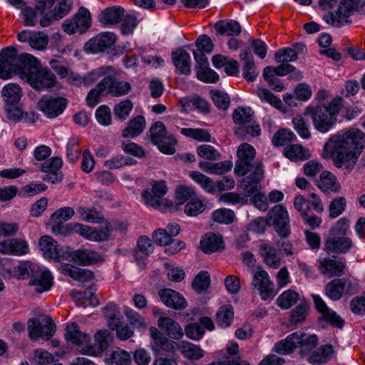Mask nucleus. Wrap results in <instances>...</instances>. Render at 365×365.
I'll return each mask as SVG.
<instances>
[{"label": "nucleus", "mask_w": 365, "mask_h": 365, "mask_svg": "<svg viewBox=\"0 0 365 365\" xmlns=\"http://www.w3.org/2000/svg\"><path fill=\"white\" fill-rule=\"evenodd\" d=\"M354 247L352 240L345 236H327L324 250L328 254H346Z\"/></svg>", "instance_id": "nucleus-18"}, {"label": "nucleus", "mask_w": 365, "mask_h": 365, "mask_svg": "<svg viewBox=\"0 0 365 365\" xmlns=\"http://www.w3.org/2000/svg\"><path fill=\"white\" fill-rule=\"evenodd\" d=\"M180 133L192 138L194 140L202 142L211 141V135L210 133L202 128H182Z\"/></svg>", "instance_id": "nucleus-53"}, {"label": "nucleus", "mask_w": 365, "mask_h": 365, "mask_svg": "<svg viewBox=\"0 0 365 365\" xmlns=\"http://www.w3.org/2000/svg\"><path fill=\"white\" fill-rule=\"evenodd\" d=\"M316 185L324 192H337L341 187L336 176L329 171H324L320 174Z\"/></svg>", "instance_id": "nucleus-37"}, {"label": "nucleus", "mask_w": 365, "mask_h": 365, "mask_svg": "<svg viewBox=\"0 0 365 365\" xmlns=\"http://www.w3.org/2000/svg\"><path fill=\"white\" fill-rule=\"evenodd\" d=\"M72 2L71 0H59L51 11L53 19H61L70 12Z\"/></svg>", "instance_id": "nucleus-57"}, {"label": "nucleus", "mask_w": 365, "mask_h": 365, "mask_svg": "<svg viewBox=\"0 0 365 365\" xmlns=\"http://www.w3.org/2000/svg\"><path fill=\"white\" fill-rule=\"evenodd\" d=\"M38 246L43 256L48 259L60 261V252L58 243L51 237L44 235L38 240Z\"/></svg>", "instance_id": "nucleus-23"}, {"label": "nucleus", "mask_w": 365, "mask_h": 365, "mask_svg": "<svg viewBox=\"0 0 365 365\" xmlns=\"http://www.w3.org/2000/svg\"><path fill=\"white\" fill-rule=\"evenodd\" d=\"M33 355L34 361L38 364L45 365L53 363V365H62L61 364L56 362L53 355L44 349H35L33 352Z\"/></svg>", "instance_id": "nucleus-59"}, {"label": "nucleus", "mask_w": 365, "mask_h": 365, "mask_svg": "<svg viewBox=\"0 0 365 365\" xmlns=\"http://www.w3.org/2000/svg\"><path fill=\"white\" fill-rule=\"evenodd\" d=\"M214 104L221 110H227L230 106V99L228 95L219 90L210 92Z\"/></svg>", "instance_id": "nucleus-62"}, {"label": "nucleus", "mask_w": 365, "mask_h": 365, "mask_svg": "<svg viewBox=\"0 0 365 365\" xmlns=\"http://www.w3.org/2000/svg\"><path fill=\"white\" fill-rule=\"evenodd\" d=\"M299 336L298 347L300 348L302 354L306 355L311 352L317 345L318 339L315 334H307L298 332Z\"/></svg>", "instance_id": "nucleus-49"}, {"label": "nucleus", "mask_w": 365, "mask_h": 365, "mask_svg": "<svg viewBox=\"0 0 365 365\" xmlns=\"http://www.w3.org/2000/svg\"><path fill=\"white\" fill-rule=\"evenodd\" d=\"M299 336L298 332H294L289 334L284 340L277 343L274 346L276 352L280 354H288L293 351V350L298 347Z\"/></svg>", "instance_id": "nucleus-44"}, {"label": "nucleus", "mask_w": 365, "mask_h": 365, "mask_svg": "<svg viewBox=\"0 0 365 365\" xmlns=\"http://www.w3.org/2000/svg\"><path fill=\"white\" fill-rule=\"evenodd\" d=\"M297 138L295 134L291 130L287 129H282L278 130L272 138V142L274 145L282 146L284 145L289 142H292Z\"/></svg>", "instance_id": "nucleus-58"}, {"label": "nucleus", "mask_w": 365, "mask_h": 365, "mask_svg": "<svg viewBox=\"0 0 365 365\" xmlns=\"http://www.w3.org/2000/svg\"><path fill=\"white\" fill-rule=\"evenodd\" d=\"M341 106V100L334 99L327 106H308L304 115L312 118L317 130L325 133L335 124Z\"/></svg>", "instance_id": "nucleus-4"}, {"label": "nucleus", "mask_w": 365, "mask_h": 365, "mask_svg": "<svg viewBox=\"0 0 365 365\" xmlns=\"http://www.w3.org/2000/svg\"><path fill=\"white\" fill-rule=\"evenodd\" d=\"M75 214L70 207H63L56 210L51 216L49 223L53 234L63 233V223L69 220Z\"/></svg>", "instance_id": "nucleus-21"}, {"label": "nucleus", "mask_w": 365, "mask_h": 365, "mask_svg": "<svg viewBox=\"0 0 365 365\" xmlns=\"http://www.w3.org/2000/svg\"><path fill=\"white\" fill-rule=\"evenodd\" d=\"M349 284V281L345 279H334L325 286V294L331 300H339L342 297L346 287Z\"/></svg>", "instance_id": "nucleus-36"}, {"label": "nucleus", "mask_w": 365, "mask_h": 365, "mask_svg": "<svg viewBox=\"0 0 365 365\" xmlns=\"http://www.w3.org/2000/svg\"><path fill=\"white\" fill-rule=\"evenodd\" d=\"M255 150L250 144H241L237 152V160L235 166V173L238 176H245L242 181V187L247 195L256 194L261 189V182L264 178L263 165L259 161H255Z\"/></svg>", "instance_id": "nucleus-2"}, {"label": "nucleus", "mask_w": 365, "mask_h": 365, "mask_svg": "<svg viewBox=\"0 0 365 365\" xmlns=\"http://www.w3.org/2000/svg\"><path fill=\"white\" fill-rule=\"evenodd\" d=\"M215 29L219 34L228 36H238L242 31L241 26L235 20L218 21Z\"/></svg>", "instance_id": "nucleus-46"}, {"label": "nucleus", "mask_w": 365, "mask_h": 365, "mask_svg": "<svg viewBox=\"0 0 365 365\" xmlns=\"http://www.w3.org/2000/svg\"><path fill=\"white\" fill-rule=\"evenodd\" d=\"M66 104L64 98L43 96L38 103V108L47 117L53 118L63 113Z\"/></svg>", "instance_id": "nucleus-16"}, {"label": "nucleus", "mask_w": 365, "mask_h": 365, "mask_svg": "<svg viewBox=\"0 0 365 365\" xmlns=\"http://www.w3.org/2000/svg\"><path fill=\"white\" fill-rule=\"evenodd\" d=\"M66 230L71 232L78 233L86 240L94 242L108 240L113 231L112 225L108 222H106L101 230L77 222L67 225Z\"/></svg>", "instance_id": "nucleus-8"}, {"label": "nucleus", "mask_w": 365, "mask_h": 365, "mask_svg": "<svg viewBox=\"0 0 365 365\" xmlns=\"http://www.w3.org/2000/svg\"><path fill=\"white\" fill-rule=\"evenodd\" d=\"M240 56L244 61L243 76L248 81H253L258 75L252 53L247 50L242 51Z\"/></svg>", "instance_id": "nucleus-41"}, {"label": "nucleus", "mask_w": 365, "mask_h": 365, "mask_svg": "<svg viewBox=\"0 0 365 365\" xmlns=\"http://www.w3.org/2000/svg\"><path fill=\"white\" fill-rule=\"evenodd\" d=\"M213 221L221 224H230L234 221L235 213L232 210L220 208L212 214Z\"/></svg>", "instance_id": "nucleus-56"}, {"label": "nucleus", "mask_w": 365, "mask_h": 365, "mask_svg": "<svg viewBox=\"0 0 365 365\" xmlns=\"http://www.w3.org/2000/svg\"><path fill=\"white\" fill-rule=\"evenodd\" d=\"M116 40L117 37L114 33L103 32L90 39L84 45V50L91 53L109 52L114 48Z\"/></svg>", "instance_id": "nucleus-11"}, {"label": "nucleus", "mask_w": 365, "mask_h": 365, "mask_svg": "<svg viewBox=\"0 0 365 365\" xmlns=\"http://www.w3.org/2000/svg\"><path fill=\"white\" fill-rule=\"evenodd\" d=\"M132 108L133 103L131 101L126 99L116 104L114 107L113 112L117 118L124 120L129 116Z\"/></svg>", "instance_id": "nucleus-63"}, {"label": "nucleus", "mask_w": 365, "mask_h": 365, "mask_svg": "<svg viewBox=\"0 0 365 365\" xmlns=\"http://www.w3.org/2000/svg\"><path fill=\"white\" fill-rule=\"evenodd\" d=\"M234 320V311L231 305L221 306L216 313L215 321L217 324L222 328L230 327Z\"/></svg>", "instance_id": "nucleus-45"}, {"label": "nucleus", "mask_w": 365, "mask_h": 365, "mask_svg": "<svg viewBox=\"0 0 365 365\" xmlns=\"http://www.w3.org/2000/svg\"><path fill=\"white\" fill-rule=\"evenodd\" d=\"M182 108L184 111H190L193 109H197L202 113L210 112V106L205 99L198 96L186 97L181 100Z\"/></svg>", "instance_id": "nucleus-40"}, {"label": "nucleus", "mask_w": 365, "mask_h": 365, "mask_svg": "<svg viewBox=\"0 0 365 365\" xmlns=\"http://www.w3.org/2000/svg\"><path fill=\"white\" fill-rule=\"evenodd\" d=\"M110 332L108 330H100L95 334V341L97 345H92L91 341L88 343L86 348H83L82 354L89 356H97L108 346V339Z\"/></svg>", "instance_id": "nucleus-29"}, {"label": "nucleus", "mask_w": 365, "mask_h": 365, "mask_svg": "<svg viewBox=\"0 0 365 365\" xmlns=\"http://www.w3.org/2000/svg\"><path fill=\"white\" fill-rule=\"evenodd\" d=\"M152 191L145 190L142 193V197L146 205L162 210H172L175 205L172 201L160 199L168 191L165 182L163 180L153 181Z\"/></svg>", "instance_id": "nucleus-6"}, {"label": "nucleus", "mask_w": 365, "mask_h": 365, "mask_svg": "<svg viewBox=\"0 0 365 365\" xmlns=\"http://www.w3.org/2000/svg\"><path fill=\"white\" fill-rule=\"evenodd\" d=\"M299 294L292 289L283 292L277 298V305L284 309H287L295 304L299 300Z\"/></svg>", "instance_id": "nucleus-50"}, {"label": "nucleus", "mask_w": 365, "mask_h": 365, "mask_svg": "<svg viewBox=\"0 0 365 365\" xmlns=\"http://www.w3.org/2000/svg\"><path fill=\"white\" fill-rule=\"evenodd\" d=\"M74 263L79 265H89L103 260V257L98 252L89 250H77L71 254Z\"/></svg>", "instance_id": "nucleus-33"}, {"label": "nucleus", "mask_w": 365, "mask_h": 365, "mask_svg": "<svg viewBox=\"0 0 365 365\" xmlns=\"http://www.w3.org/2000/svg\"><path fill=\"white\" fill-rule=\"evenodd\" d=\"M346 264L344 259L329 257H319L317 259L319 272L325 277L331 278L340 277L345 273Z\"/></svg>", "instance_id": "nucleus-13"}, {"label": "nucleus", "mask_w": 365, "mask_h": 365, "mask_svg": "<svg viewBox=\"0 0 365 365\" xmlns=\"http://www.w3.org/2000/svg\"><path fill=\"white\" fill-rule=\"evenodd\" d=\"M29 252V244L25 240L11 238L0 242V253L3 255L21 256Z\"/></svg>", "instance_id": "nucleus-19"}, {"label": "nucleus", "mask_w": 365, "mask_h": 365, "mask_svg": "<svg viewBox=\"0 0 365 365\" xmlns=\"http://www.w3.org/2000/svg\"><path fill=\"white\" fill-rule=\"evenodd\" d=\"M65 336L68 342L81 346V352L83 348H86L88 343L91 341V337L86 333L82 332L78 325L74 322L67 325Z\"/></svg>", "instance_id": "nucleus-25"}, {"label": "nucleus", "mask_w": 365, "mask_h": 365, "mask_svg": "<svg viewBox=\"0 0 365 365\" xmlns=\"http://www.w3.org/2000/svg\"><path fill=\"white\" fill-rule=\"evenodd\" d=\"M268 222L282 238L287 237L291 232L289 216L287 208L282 205L272 207L267 214Z\"/></svg>", "instance_id": "nucleus-9"}, {"label": "nucleus", "mask_w": 365, "mask_h": 365, "mask_svg": "<svg viewBox=\"0 0 365 365\" xmlns=\"http://www.w3.org/2000/svg\"><path fill=\"white\" fill-rule=\"evenodd\" d=\"M297 51L291 48H285L278 50L274 54V59L277 63H289L297 59Z\"/></svg>", "instance_id": "nucleus-61"}, {"label": "nucleus", "mask_w": 365, "mask_h": 365, "mask_svg": "<svg viewBox=\"0 0 365 365\" xmlns=\"http://www.w3.org/2000/svg\"><path fill=\"white\" fill-rule=\"evenodd\" d=\"M365 148V134L358 128H350L331 136L324 147L323 156L330 158L334 165L353 167Z\"/></svg>", "instance_id": "nucleus-1"}, {"label": "nucleus", "mask_w": 365, "mask_h": 365, "mask_svg": "<svg viewBox=\"0 0 365 365\" xmlns=\"http://www.w3.org/2000/svg\"><path fill=\"white\" fill-rule=\"evenodd\" d=\"M179 350L189 359L198 360L204 356V351L200 346L185 341L180 342Z\"/></svg>", "instance_id": "nucleus-48"}, {"label": "nucleus", "mask_w": 365, "mask_h": 365, "mask_svg": "<svg viewBox=\"0 0 365 365\" xmlns=\"http://www.w3.org/2000/svg\"><path fill=\"white\" fill-rule=\"evenodd\" d=\"M173 63L180 74L189 75L191 72L190 56L185 50L179 48L172 53Z\"/></svg>", "instance_id": "nucleus-35"}, {"label": "nucleus", "mask_w": 365, "mask_h": 365, "mask_svg": "<svg viewBox=\"0 0 365 365\" xmlns=\"http://www.w3.org/2000/svg\"><path fill=\"white\" fill-rule=\"evenodd\" d=\"M91 16L89 11L81 7L72 18L66 19L62 24L63 30L68 34H73L76 32L83 34L91 26Z\"/></svg>", "instance_id": "nucleus-10"}, {"label": "nucleus", "mask_w": 365, "mask_h": 365, "mask_svg": "<svg viewBox=\"0 0 365 365\" xmlns=\"http://www.w3.org/2000/svg\"><path fill=\"white\" fill-rule=\"evenodd\" d=\"M158 295L164 304L175 309L186 307L185 299L178 292L171 289H164L158 292Z\"/></svg>", "instance_id": "nucleus-22"}, {"label": "nucleus", "mask_w": 365, "mask_h": 365, "mask_svg": "<svg viewBox=\"0 0 365 365\" xmlns=\"http://www.w3.org/2000/svg\"><path fill=\"white\" fill-rule=\"evenodd\" d=\"M56 83V76L41 63L28 84L36 91H43L54 87Z\"/></svg>", "instance_id": "nucleus-14"}, {"label": "nucleus", "mask_w": 365, "mask_h": 365, "mask_svg": "<svg viewBox=\"0 0 365 365\" xmlns=\"http://www.w3.org/2000/svg\"><path fill=\"white\" fill-rule=\"evenodd\" d=\"M58 269L62 273L82 283L90 282L94 278V274L91 270L76 267L70 264L62 263Z\"/></svg>", "instance_id": "nucleus-30"}, {"label": "nucleus", "mask_w": 365, "mask_h": 365, "mask_svg": "<svg viewBox=\"0 0 365 365\" xmlns=\"http://www.w3.org/2000/svg\"><path fill=\"white\" fill-rule=\"evenodd\" d=\"M29 284L34 287L36 292L43 293L51 289L53 277L47 270H38L33 273Z\"/></svg>", "instance_id": "nucleus-28"}, {"label": "nucleus", "mask_w": 365, "mask_h": 365, "mask_svg": "<svg viewBox=\"0 0 365 365\" xmlns=\"http://www.w3.org/2000/svg\"><path fill=\"white\" fill-rule=\"evenodd\" d=\"M210 284V277L207 272L202 271L199 272L192 282V287L198 294L207 291Z\"/></svg>", "instance_id": "nucleus-52"}, {"label": "nucleus", "mask_w": 365, "mask_h": 365, "mask_svg": "<svg viewBox=\"0 0 365 365\" xmlns=\"http://www.w3.org/2000/svg\"><path fill=\"white\" fill-rule=\"evenodd\" d=\"M189 176L207 192L215 193V182L207 176L198 171H191Z\"/></svg>", "instance_id": "nucleus-51"}, {"label": "nucleus", "mask_w": 365, "mask_h": 365, "mask_svg": "<svg viewBox=\"0 0 365 365\" xmlns=\"http://www.w3.org/2000/svg\"><path fill=\"white\" fill-rule=\"evenodd\" d=\"M21 42L28 43L29 46L36 50L43 51L46 49L48 43V36L43 32H31L24 30L17 36Z\"/></svg>", "instance_id": "nucleus-20"}, {"label": "nucleus", "mask_w": 365, "mask_h": 365, "mask_svg": "<svg viewBox=\"0 0 365 365\" xmlns=\"http://www.w3.org/2000/svg\"><path fill=\"white\" fill-rule=\"evenodd\" d=\"M1 96L5 105L19 104L22 97V89L17 83H8L2 88Z\"/></svg>", "instance_id": "nucleus-39"}, {"label": "nucleus", "mask_w": 365, "mask_h": 365, "mask_svg": "<svg viewBox=\"0 0 365 365\" xmlns=\"http://www.w3.org/2000/svg\"><path fill=\"white\" fill-rule=\"evenodd\" d=\"M150 334L155 341V345L160 349L174 353L179 349L180 342L177 343L165 336L156 327H151L149 329Z\"/></svg>", "instance_id": "nucleus-31"}, {"label": "nucleus", "mask_w": 365, "mask_h": 365, "mask_svg": "<svg viewBox=\"0 0 365 365\" xmlns=\"http://www.w3.org/2000/svg\"><path fill=\"white\" fill-rule=\"evenodd\" d=\"M41 61L31 54H18L14 47H6L0 52V78L6 80L17 76L29 83Z\"/></svg>", "instance_id": "nucleus-3"}, {"label": "nucleus", "mask_w": 365, "mask_h": 365, "mask_svg": "<svg viewBox=\"0 0 365 365\" xmlns=\"http://www.w3.org/2000/svg\"><path fill=\"white\" fill-rule=\"evenodd\" d=\"M97 291L96 285L93 284L88 290L84 292L71 291V295L72 299L78 306L88 307L91 306L95 307L99 304L98 300L95 296V292Z\"/></svg>", "instance_id": "nucleus-27"}, {"label": "nucleus", "mask_w": 365, "mask_h": 365, "mask_svg": "<svg viewBox=\"0 0 365 365\" xmlns=\"http://www.w3.org/2000/svg\"><path fill=\"white\" fill-rule=\"evenodd\" d=\"M124 13L125 10L120 6L109 7L101 12L98 20L103 26L116 24L121 21Z\"/></svg>", "instance_id": "nucleus-34"}, {"label": "nucleus", "mask_w": 365, "mask_h": 365, "mask_svg": "<svg viewBox=\"0 0 365 365\" xmlns=\"http://www.w3.org/2000/svg\"><path fill=\"white\" fill-rule=\"evenodd\" d=\"M284 154L287 158L293 161H303L310 157L308 150L299 144L286 146L284 149Z\"/></svg>", "instance_id": "nucleus-47"}, {"label": "nucleus", "mask_w": 365, "mask_h": 365, "mask_svg": "<svg viewBox=\"0 0 365 365\" xmlns=\"http://www.w3.org/2000/svg\"><path fill=\"white\" fill-rule=\"evenodd\" d=\"M232 118L236 124L245 125L253 118V111L250 108L239 107L234 111Z\"/></svg>", "instance_id": "nucleus-54"}, {"label": "nucleus", "mask_w": 365, "mask_h": 365, "mask_svg": "<svg viewBox=\"0 0 365 365\" xmlns=\"http://www.w3.org/2000/svg\"><path fill=\"white\" fill-rule=\"evenodd\" d=\"M259 252L264 263L271 268L277 269L281 264V258L276 248L273 246L262 244L259 248Z\"/></svg>", "instance_id": "nucleus-38"}, {"label": "nucleus", "mask_w": 365, "mask_h": 365, "mask_svg": "<svg viewBox=\"0 0 365 365\" xmlns=\"http://www.w3.org/2000/svg\"><path fill=\"white\" fill-rule=\"evenodd\" d=\"M158 326L172 339L179 340L183 337L184 331L181 326L173 319L160 317L158 320Z\"/></svg>", "instance_id": "nucleus-26"}, {"label": "nucleus", "mask_w": 365, "mask_h": 365, "mask_svg": "<svg viewBox=\"0 0 365 365\" xmlns=\"http://www.w3.org/2000/svg\"><path fill=\"white\" fill-rule=\"evenodd\" d=\"M145 119L142 115H138L131 119L127 127L122 132L124 138H135L141 134L145 127Z\"/></svg>", "instance_id": "nucleus-42"}, {"label": "nucleus", "mask_w": 365, "mask_h": 365, "mask_svg": "<svg viewBox=\"0 0 365 365\" xmlns=\"http://www.w3.org/2000/svg\"><path fill=\"white\" fill-rule=\"evenodd\" d=\"M199 168L203 171L215 175H222L232 168V164L230 161H222L219 163H211L207 161H200Z\"/></svg>", "instance_id": "nucleus-43"}, {"label": "nucleus", "mask_w": 365, "mask_h": 365, "mask_svg": "<svg viewBox=\"0 0 365 365\" xmlns=\"http://www.w3.org/2000/svg\"><path fill=\"white\" fill-rule=\"evenodd\" d=\"M312 297L315 308L321 314L322 319L333 327L340 329L343 327L344 321L334 310L327 307L321 297L317 294H312Z\"/></svg>", "instance_id": "nucleus-17"}, {"label": "nucleus", "mask_w": 365, "mask_h": 365, "mask_svg": "<svg viewBox=\"0 0 365 365\" xmlns=\"http://www.w3.org/2000/svg\"><path fill=\"white\" fill-rule=\"evenodd\" d=\"M109 356L112 362L117 365H130L131 363L130 355L123 349L113 351Z\"/></svg>", "instance_id": "nucleus-64"}, {"label": "nucleus", "mask_w": 365, "mask_h": 365, "mask_svg": "<svg viewBox=\"0 0 365 365\" xmlns=\"http://www.w3.org/2000/svg\"><path fill=\"white\" fill-rule=\"evenodd\" d=\"M205 209L202 201L197 197L189 200L185 206V213L190 217H195L202 213Z\"/></svg>", "instance_id": "nucleus-55"}, {"label": "nucleus", "mask_w": 365, "mask_h": 365, "mask_svg": "<svg viewBox=\"0 0 365 365\" xmlns=\"http://www.w3.org/2000/svg\"><path fill=\"white\" fill-rule=\"evenodd\" d=\"M104 86L106 95L110 93L114 96L125 95L131 90V86L129 83L118 81L111 77H105L100 82V86Z\"/></svg>", "instance_id": "nucleus-24"}, {"label": "nucleus", "mask_w": 365, "mask_h": 365, "mask_svg": "<svg viewBox=\"0 0 365 365\" xmlns=\"http://www.w3.org/2000/svg\"><path fill=\"white\" fill-rule=\"evenodd\" d=\"M224 248L221 235L210 232L203 236L200 240V249L205 254H211Z\"/></svg>", "instance_id": "nucleus-32"}, {"label": "nucleus", "mask_w": 365, "mask_h": 365, "mask_svg": "<svg viewBox=\"0 0 365 365\" xmlns=\"http://www.w3.org/2000/svg\"><path fill=\"white\" fill-rule=\"evenodd\" d=\"M354 11L365 14V1L362 0H341L335 14L331 12L324 16V21L332 26H341L349 24V17Z\"/></svg>", "instance_id": "nucleus-5"}, {"label": "nucleus", "mask_w": 365, "mask_h": 365, "mask_svg": "<svg viewBox=\"0 0 365 365\" xmlns=\"http://www.w3.org/2000/svg\"><path fill=\"white\" fill-rule=\"evenodd\" d=\"M252 285L257 289L263 300H267L274 296V283L271 281L268 273L260 267L253 274Z\"/></svg>", "instance_id": "nucleus-15"}, {"label": "nucleus", "mask_w": 365, "mask_h": 365, "mask_svg": "<svg viewBox=\"0 0 365 365\" xmlns=\"http://www.w3.org/2000/svg\"><path fill=\"white\" fill-rule=\"evenodd\" d=\"M28 332L29 338L36 341L39 338L45 340H49L56 332V326L52 319L48 317L45 319V324H42L41 322L36 318L28 321Z\"/></svg>", "instance_id": "nucleus-12"}, {"label": "nucleus", "mask_w": 365, "mask_h": 365, "mask_svg": "<svg viewBox=\"0 0 365 365\" xmlns=\"http://www.w3.org/2000/svg\"><path fill=\"white\" fill-rule=\"evenodd\" d=\"M152 143L165 154L172 155L175 152L176 139L173 135H168L163 122L158 121L153 124L149 130Z\"/></svg>", "instance_id": "nucleus-7"}, {"label": "nucleus", "mask_w": 365, "mask_h": 365, "mask_svg": "<svg viewBox=\"0 0 365 365\" xmlns=\"http://www.w3.org/2000/svg\"><path fill=\"white\" fill-rule=\"evenodd\" d=\"M81 220L87 222H98L101 219L99 212L94 208L79 207L77 209Z\"/></svg>", "instance_id": "nucleus-60"}]
</instances>
